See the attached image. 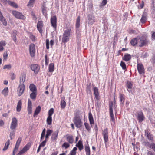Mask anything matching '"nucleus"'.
<instances>
[{
  "instance_id": "obj_1",
  "label": "nucleus",
  "mask_w": 155,
  "mask_h": 155,
  "mask_svg": "<svg viewBox=\"0 0 155 155\" xmlns=\"http://www.w3.org/2000/svg\"><path fill=\"white\" fill-rule=\"evenodd\" d=\"M72 30L70 28H65L62 38V42L65 44L70 40V37L72 33Z\"/></svg>"
},
{
  "instance_id": "obj_2",
  "label": "nucleus",
  "mask_w": 155,
  "mask_h": 155,
  "mask_svg": "<svg viewBox=\"0 0 155 155\" xmlns=\"http://www.w3.org/2000/svg\"><path fill=\"white\" fill-rule=\"evenodd\" d=\"M138 45L140 47L146 46L148 43V41L147 37L143 36L138 37Z\"/></svg>"
},
{
  "instance_id": "obj_3",
  "label": "nucleus",
  "mask_w": 155,
  "mask_h": 155,
  "mask_svg": "<svg viewBox=\"0 0 155 155\" xmlns=\"http://www.w3.org/2000/svg\"><path fill=\"white\" fill-rule=\"evenodd\" d=\"M12 13L13 15L17 18L24 19L25 18V17L24 15L16 11H13Z\"/></svg>"
},
{
  "instance_id": "obj_4",
  "label": "nucleus",
  "mask_w": 155,
  "mask_h": 155,
  "mask_svg": "<svg viewBox=\"0 0 155 155\" xmlns=\"http://www.w3.org/2000/svg\"><path fill=\"white\" fill-rule=\"evenodd\" d=\"M31 144V143H28L26 146H25L16 155H23L27 150H29Z\"/></svg>"
},
{
  "instance_id": "obj_5",
  "label": "nucleus",
  "mask_w": 155,
  "mask_h": 155,
  "mask_svg": "<svg viewBox=\"0 0 155 155\" xmlns=\"http://www.w3.org/2000/svg\"><path fill=\"white\" fill-rule=\"evenodd\" d=\"M29 51L31 56L34 57L35 52V47L34 44H31L29 46Z\"/></svg>"
},
{
  "instance_id": "obj_6",
  "label": "nucleus",
  "mask_w": 155,
  "mask_h": 155,
  "mask_svg": "<svg viewBox=\"0 0 155 155\" xmlns=\"http://www.w3.org/2000/svg\"><path fill=\"white\" fill-rule=\"evenodd\" d=\"M25 87L24 84L20 85L18 88L17 93L18 96L21 95L24 92L25 90Z\"/></svg>"
},
{
  "instance_id": "obj_7",
  "label": "nucleus",
  "mask_w": 155,
  "mask_h": 155,
  "mask_svg": "<svg viewBox=\"0 0 155 155\" xmlns=\"http://www.w3.org/2000/svg\"><path fill=\"white\" fill-rule=\"evenodd\" d=\"M44 24L42 21H38L37 25V28L39 32L42 33L43 32V29L44 28Z\"/></svg>"
},
{
  "instance_id": "obj_8",
  "label": "nucleus",
  "mask_w": 155,
  "mask_h": 155,
  "mask_svg": "<svg viewBox=\"0 0 155 155\" xmlns=\"http://www.w3.org/2000/svg\"><path fill=\"white\" fill-rule=\"evenodd\" d=\"M30 68L35 74H38L40 70V67L37 64H31Z\"/></svg>"
},
{
  "instance_id": "obj_9",
  "label": "nucleus",
  "mask_w": 155,
  "mask_h": 155,
  "mask_svg": "<svg viewBox=\"0 0 155 155\" xmlns=\"http://www.w3.org/2000/svg\"><path fill=\"white\" fill-rule=\"evenodd\" d=\"M104 140L105 143H106L108 141V130L107 128H106L102 131Z\"/></svg>"
},
{
  "instance_id": "obj_10",
  "label": "nucleus",
  "mask_w": 155,
  "mask_h": 155,
  "mask_svg": "<svg viewBox=\"0 0 155 155\" xmlns=\"http://www.w3.org/2000/svg\"><path fill=\"white\" fill-rule=\"evenodd\" d=\"M17 120L15 117L12 119V121L10 126V128L12 130L15 129L17 126Z\"/></svg>"
},
{
  "instance_id": "obj_11",
  "label": "nucleus",
  "mask_w": 155,
  "mask_h": 155,
  "mask_svg": "<svg viewBox=\"0 0 155 155\" xmlns=\"http://www.w3.org/2000/svg\"><path fill=\"white\" fill-rule=\"evenodd\" d=\"M51 21L52 26L55 29L57 27V18L55 16H54L51 17Z\"/></svg>"
},
{
  "instance_id": "obj_12",
  "label": "nucleus",
  "mask_w": 155,
  "mask_h": 155,
  "mask_svg": "<svg viewBox=\"0 0 155 155\" xmlns=\"http://www.w3.org/2000/svg\"><path fill=\"white\" fill-rule=\"evenodd\" d=\"M138 71L140 74H143L144 73V69L143 65L141 64H138L137 65Z\"/></svg>"
},
{
  "instance_id": "obj_13",
  "label": "nucleus",
  "mask_w": 155,
  "mask_h": 155,
  "mask_svg": "<svg viewBox=\"0 0 155 155\" xmlns=\"http://www.w3.org/2000/svg\"><path fill=\"white\" fill-rule=\"evenodd\" d=\"M93 89L96 99L97 100H99V92L97 87H93Z\"/></svg>"
},
{
  "instance_id": "obj_14",
  "label": "nucleus",
  "mask_w": 155,
  "mask_h": 155,
  "mask_svg": "<svg viewBox=\"0 0 155 155\" xmlns=\"http://www.w3.org/2000/svg\"><path fill=\"white\" fill-rule=\"evenodd\" d=\"M74 123L76 126L78 127H81L82 124L81 120L78 118H76L75 119Z\"/></svg>"
},
{
  "instance_id": "obj_15",
  "label": "nucleus",
  "mask_w": 155,
  "mask_h": 155,
  "mask_svg": "<svg viewBox=\"0 0 155 155\" xmlns=\"http://www.w3.org/2000/svg\"><path fill=\"white\" fill-rule=\"evenodd\" d=\"M138 120L139 122H141L144 120L145 117L142 112L138 113Z\"/></svg>"
},
{
  "instance_id": "obj_16",
  "label": "nucleus",
  "mask_w": 155,
  "mask_h": 155,
  "mask_svg": "<svg viewBox=\"0 0 155 155\" xmlns=\"http://www.w3.org/2000/svg\"><path fill=\"white\" fill-rule=\"evenodd\" d=\"M32 102L30 99L28 100L27 110L28 112V114H30L31 113L32 110Z\"/></svg>"
},
{
  "instance_id": "obj_17",
  "label": "nucleus",
  "mask_w": 155,
  "mask_h": 155,
  "mask_svg": "<svg viewBox=\"0 0 155 155\" xmlns=\"http://www.w3.org/2000/svg\"><path fill=\"white\" fill-rule=\"evenodd\" d=\"M41 107L40 106H38L37 107L35 111L34 114L33 116L34 117H36L37 116V115L40 112L41 110Z\"/></svg>"
},
{
  "instance_id": "obj_18",
  "label": "nucleus",
  "mask_w": 155,
  "mask_h": 155,
  "mask_svg": "<svg viewBox=\"0 0 155 155\" xmlns=\"http://www.w3.org/2000/svg\"><path fill=\"white\" fill-rule=\"evenodd\" d=\"M66 138L67 140L68 141L69 143L72 144L73 143L74 139L72 136L67 135L66 136Z\"/></svg>"
},
{
  "instance_id": "obj_19",
  "label": "nucleus",
  "mask_w": 155,
  "mask_h": 155,
  "mask_svg": "<svg viewBox=\"0 0 155 155\" xmlns=\"http://www.w3.org/2000/svg\"><path fill=\"white\" fill-rule=\"evenodd\" d=\"M138 39L137 37L136 38L132 39L130 41V43L132 45L134 46L137 44H138Z\"/></svg>"
},
{
  "instance_id": "obj_20",
  "label": "nucleus",
  "mask_w": 155,
  "mask_h": 155,
  "mask_svg": "<svg viewBox=\"0 0 155 155\" xmlns=\"http://www.w3.org/2000/svg\"><path fill=\"white\" fill-rule=\"evenodd\" d=\"M88 119L90 121V124L92 125L94 124V118L91 112H90L88 114Z\"/></svg>"
},
{
  "instance_id": "obj_21",
  "label": "nucleus",
  "mask_w": 155,
  "mask_h": 155,
  "mask_svg": "<svg viewBox=\"0 0 155 155\" xmlns=\"http://www.w3.org/2000/svg\"><path fill=\"white\" fill-rule=\"evenodd\" d=\"M109 111L110 113V115L111 118V120L114 121V115L113 113V110L112 108V106L111 105H110L109 107Z\"/></svg>"
},
{
  "instance_id": "obj_22",
  "label": "nucleus",
  "mask_w": 155,
  "mask_h": 155,
  "mask_svg": "<svg viewBox=\"0 0 155 155\" xmlns=\"http://www.w3.org/2000/svg\"><path fill=\"white\" fill-rule=\"evenodd\" d=\"M65 98L64 97L62 98L60 103L61 107V108L64 109L65 108L66 106V102L65 101Z\"/></svg>"
},
{
  "instance_id": "obj_23",
  "label": "nucleus",
  "mask_w": 155,
  "mask_h": 155,
  "mask_svg": "<svg viewBox=\"0 0 155 155\" xmlns=\"http://www.w3.org/2000/svg\"><path fill=\"white\" fill-rule=\"evenodd\" d=\"M127 89L129 92L131 91L133 86L132 83L130 81H127Z\"/></svg>"
},
{
  "instance_id": "obj_24",
  "label": "nucleus",
  "mask_w": 155,
  "mask_h": 155,
  "mask_svg": "<svg viewBox=\"0 0 155 155\" xmlns=\"http://www.w3.org/2000/svg\"><path fill=\"white\" fill-rule=\"evenodd\" d=\"M131 58V56L128 54H126L124 55V56L123 57V59L125 61H127L130 60Z\"/></svg>"
},
{
  "instance_id": "obj_25",
  "label": "nucleus",
  "mask_w": 155,
  "mask_h": 155,
  "mask_svg": "<svg viewBox=\"0 0 155 155\" xmlns=\"http://www.w3.org/2000/svg\"><path fill=\"white\" fill-rule=\"evenodd\" d=\"M76 146L78 148L80 151H81L83 149L82 142L81 140H79L78 141V142L76 144Z\"/></svg>"
},
{
  "instance_id": "obj_26",
  "label": "nucleus",
  "mask_w": 155,
  "mask_h": 155,
  "mask_svg": "<svg viewBox=\"0 0 155 155\" xmlns=\"http://www.w3.org/2000/svg\"><path fill=\"white\" fill-rule=\"evenodd\" d=\"M54 70V64L53 63H50L48 67V71L50 72H53Z\"/></svg>"
},
{
  "instance_id": "obj_27",
  "label": "nucleus",
  "mask_w": 155,
  "mask_h": 155,
  "mask_svg": "<svg viewBox=\"0 0 155 155\" xmlns=\"http://www.w3.org/2000/svg\"><path fill=\"white\" fill-rule=\"evenodd\" d=\"M6 43L4 41H2L0 42V51H2L3 49V46L6 45Z\"/></svg>"
},
{
  "instance_id": "obj_28",
  "label": "nucleus",
  "mask_w": 155,
  "mask_h": 155,
  "mask_svg": "<svg viewBox=\"0 0 155 155\" xmlns=\"http://www.w3.org/2000/svg\"><path fill=\"white\" fill-rule=\"evenodd\" d=\"M21 105H22V102L21 100H20L17 104V111L19 112L20 111L21 108Z\"/></svg>"
},
{
  "instance_id": "obj_29",
  "label": "nucleus",
  "mask_w": 155,
  "mask_h": 155,
  "mask_svg": "<svg viewBox=\"0 0 155 155\" xmlns=\"http://www.w3.org/2000/svg\"><path fill=\"white\" fill-rule=\"evenodd\" d=\"M53 132V130H51L48 129L46 131V134L45 136V139H47L48 138L51 134H52Z\"/></svg>"
},
{
  "instance_id": "obj_30",
  "label": "nucleus",
  "mask_w": 155,
  "mask_h": 155,
  "mask_svg": "<svg viewBox=\"0 0 155 155\" xmlns=\"http://www.w3.org/2000/svg\"><path fill=\"white\" fill-rule=\"evenodd\" d=\"M58 131L57 130L56 132L52 134L51 136V139L52 140H55L57 137L58 133Z\"/></svg>"
},
{
  "instance_id": "obj_31",
  "label": "nucleus",
  "mask_w": 155,
  "mask_h": 155,
  "mask_svg": "<svg viewBox=\"0 0 155 155\" xmlns=\"http://www.w3.org/2000/svg\"><path fill=\"white\" fill-rule=\"evenodd\" d=\"M85 150L86 152V155H90V148L88 145H86L85 147Z\"/></svg>"
},
{
  "instance_id": "obj_32",
  "label": "nucleus",
  "mask_w": 155,
  "mask_h": 155,
  "mask_svg": "<svg viewBox=\"0 0 155 155\" xmlns=\"http://www.w3.org/2000/svg\"><path fill=\"white\" fill-rule=\"evenodd\" d=\"M8 88L6 87L2 91V93L4 96H6L8 95Z\"/></svg>"
},
{
  "instance_id": "obj_33",
  "label": "nucleus",
  "mask_w": 155,
  "mask_h": 155,
  "mask_svg": "<svg viewBox=\"0 0 155 155\" xmlns=\"http://www.w3.org/2000/svg\"><path fill=\"white\" fill-rule=\"evenodd\" d=\"M80 17L79 16L76 19L75 26L77 28H78L80 26Z\"/></svg>"
},
{
  "instance_id": "obj_34",
  "label": "nucleus",
  "mask_w": 155,
  "mask_h": 155,
  "mask_svg": "<svg viewBox=\"0 0 155 155\" xmlns=\"http://www.w3.org/2000/svg\"><path fill=\"white\" fill-rule=\"evenodd\" d=\"M10 144V141L9 140H8L5 143V146L4 148L3 149V150L5 151L7 150L8 147V146Z\"/></svg>"
},
{
  "instance_id": "obj_35",
  "label": "nucleus",
  "mask_w": 155,
  "mask_h": 155,
  "mask_svg": "<svg viewBox=\"0 0 155 155\" xmlns=\"http://www.w3.org/2000/svg\"><path fill=\"white\" fill-rule=\"evenodd\" d=\"M30 90L33 92L36 91V88L35 86L33 84H31L29 86Z\"/></svg>"
},
{
  "instance_id": "obj_36",
  "label": "nucleus",
  "mask_w": 155,
  "mask_h": 155,
  "mask_svg": "<svg viewBox=\"0 0 155 155\" xmlns=\"http://www.w3.org/2000/svg\"><path fill=\"white\" fill-rule=\"evenodd\" d=\"M25 74H22L20 77V83H23L25 81Z\"/></svg>"
},
{
  "instance_id": "obj_37",
  "label": "nucleus",
  "mask_w": 155,
  "mask_h": 155,
  "mask_svg": "<svg viewBox=\"0 0 155 155\" xmlns=\"http://www.w3.org/2000/svg\"><path fill=\"white\" fill-rule=\"evenodd\" d=\"M8 4L15 8H17L18 7V5L17 4L14 2L9 1L8 2Z\"/></svg>"
},
{
  "instance_id": "obj_38",
  "label": "nucleus",
  "mask_w": 155,
  "mask_h": 155,
  "mask_svg": "<svg viewBox=\"0 0 155 155\" xmlns=\"http://www.w3.org/2000/svg\"><path fill=\"white\" fill-rule=\"evenodd\" d=\"M35 2V0H29L27 6L29 8H31L33 7V5Z\"/></svg>"
},
{
  "instance_id": "obj_39",
  "label": "nucleus",
  "mask_w": 155,
  "mask_h": 155,
  "mask_svg": "<svg viewBox=\"0 0 155 155\" xmlns=\"http://www.w3.org/2000/svg\"><path fill=\"white\" fill-rule=\"evenodd\" d=\"M46 121L48 124L49 125H51V124L52 122V117L48 116Z\"/></svg>"
},
{
  "instance_id": "obj_40",
  "label": "nucleus",
  "mask_w": 155,
  "mask_h": 155,
  "mask_svg": "<svg viewBox=\"0 0 155 155\" xmlns=\"http://www.w3.org/2000/svg\"><path fill=\"white\" fill-rule=\"evenodd\" d=\"M70 145L69 143L65 142L62 145V147L64 148L65 149L69 148Z\"/></svg>"
},
{
  "instance_id": "obj_41",
  "label": "nucleus",
  "mask_w": 155,
  "mask_h": 155,
  "mask_svg": "<svg viewBox=\"0 0 155 155\" xmlns=\"http://www.w3.org/2000/svg\"><path fill=\"white\" fill-rule=\"evenodd\" d=\"M120 66L121 67L123 70H125V71L127 70L126 65L124 62L121 61L120 63Z\"/></svg>"
},
{
  "instance_id": "obj_42",
  "label": "nucleus",
  "mask_w": 155,
  "mask_h": 155,
  "mask_svg": "<svg viewBox=\"0 0 155 155\" xmlns=\"http://www.w3.org/2000/svg\"><path fill=\"white\" fill-rule=\"evenodd\" d=\"M77 148L74 147L73 150L71 151L70 155H75L76 153V150H77Z\"/></svg>"
},
{
  "instance_id": "obj_43",
  "label": "nucleus",
  "mask_w": 155,
  "mask_h": 155,
  "mask_svg": "<svg viewBox=\"0 0 155 155\" xmlns=\"http://www.w3.org/2000/svg\"><path fill=\"white\" fill-rule=\"evenodd\" d=\"M145 134L148 138H149V136H150V140H152L153 139V137H152V135L150 133H149L147 130H145Z\"/></svg>"
},
{
  "instance_id": "obj_44",
  "label": "nucleus",
  "mask_w": 155,
  "mask_h": 155,
  "mask_svg": "<svg viewBox=\"0 0 155 155\" xmlns=\"http://www.w3.org/2000/svg\"><path fill=\"white\" fill-rule=\"evenodd\" d=\"M36 96V93L34 92L32 93L30 95V98L32 99H35Z\"/></svg>"
},
{
  "instance_id": "obj_45",
  "label": "nucleus",
  "mask_w": 155,
  "mask_h": 155,
  "mask_svg": "<svg viewBox=\"0 0 155 155\" xmlns=\"http://www.w3.org/2000/svg\"><path fill=\"white\" fill-rule=\"evenodd\" d=\"M84 125L86 129L88 132H89L91 130V128L88 123H84Z\"/></svg>"
},
{
  "instance_id": "obj_46",
  "label": "nucleus",
  "mask_w": 155,
  "mask_h": 155,
  "mask_svg": "<svg viewBox=\"0 0 155 155\" xmlns=\"http://www.w3.org/2000/svg\"><path fill=\"white\" fill-rule=\"evenodd\" d=\"M147 20V18L146 16L143 15L141 18L140 20V21L143 23H144Z\"/></svg>"
},
{
  "instance_id": "obj_47",
  "label": "nucleus",
  "mask_w": 155,
  "mask_h": 155,
  "mask_svg": "<svg viewBox=\"0 0 155 155\" xmlns=\"http://www.w3.org/2000/svg\"><path fill=\"white\" fill-rule=\"evenodd\" d=\"M46 132V130L45 128H44L41 133V140H42L44 137L45 136V133Z\"/></svg>"
},
{
  "instance_id": "obj_48",
  "label": "nucleus",
  "mask_w": 155,
  "mask_h": 155,
  "mask_svg": "<svg viewBox=\"0 0 155 155\" xmlns=\"http://www.w3.org/2000/svg\"><path fill=\"white\" fill-rule=\"evenodd\" d=\"M54 109L53 108H51L48 111V116L49 117H52V115L54 113Z\"/></svg>"
},
{
  "instance_id": "obj_49",
  "label": "nucleus",
  "mask_w": 155,
  "mask_h": 155,
  "mask_svg": "<svg viewBox=\"0 0 155 155\" xmlns=\"http://www.w3.org/2000/svg\"><path fill=\"white\" fill-rule=\"evenodd\" d=\"M18 148L19 147L15 145V147L14 148V149L13 151V155H15V153L18 151Z\"/></svg>"
},
{
  "instance_id": "obj_50",
  "label": "nucleus",
  "mask_w": 155,
  "mask_h": 155,
  "mask_svg": "<svg viewBox=\"0 0 155 155\" xmlns=\"http://www.w3.org/2000/svg\"><path fill=\"white\" fill-rule=\"evenodd\" d=\"M21 140L22 138L21 137L19 138L17 141L15 146L19 147L20 143H21Z\"/></svg>"
},
{
  "instance_id": "obj_51",
  "label": "nucleus",
  "mask_w": 155,
  "mask_h": 155,
  "mask_svg": "<svg viewBox=\"0 0 155 155\" xmlns=\"http://www.w3.org/2000/svg\"><path fill=\"white\" fill-rule=\"evenodd\" d=\"M150 147L155 152V144L153 143L149 145Z\"/></svg>"
},
{
  "instance_id": "obj_52",
  "label": "nucleus",
  "mask_w": 155,
  "mask_h": 155,
  "mask_svg": "<svg viewBox=\"0 0 155 155\" xmlns=\"http://www.w3.org/2000/svg\"><path fill=\"white\" fill-rule=\"evenodd\" d=\"M8 55V52L7 51L5 52L3 54V58L4 59L6 60Z\"/></svg>"
},
{
  "instance_id": "obj_53",
  "label": "nucleus",
  "mask_w": 155,
  "mask_h": 155,
  "mask_svg": "<svg viewBox=\"0 0 155 155\" xmlns=\"http://www.w3.org/2000/svg\"><path fill=\"white\" fill-rule=\"evenodd\" d=\"M42 12L43 14L45 16H46L47 15L46 10L45 9V7L43 6V8L42 9Z\"/></svg>"
},
{
  "instance_id": "obj_54",
  "label": "nucleus",
  "mask_w": 155,
  "mask_h": 155,
  "mask_svg": "<svg viewBox=\"0 0 155 155\" xmlns=\"http://www.w3.org/2000/svg\"><path fill=\"white\" fill-rule=\"evenodd\" d=\"M45 65H47L49 63V58H48L47 55H46L45 56Z\"/></svg>"
},
{
  "instance_id": "obj_55",
  "label": "nucleus",
  "mask_w": 155,
  "mask_h": 155,
  "mask_svg": "<svg viewBox=\"0 0 155 155\" xmlns=\"http://www.w3.org/2000/svg\"><path fill=\"white\" fill-rule=\"evenodd\" d=\"M120 100L121 102L123 101V102H124V101L125 100V98L124 97V95L122 94H120Z\"/></svg>"
},
{
  "instance_id": "obj_56",
  "label": "nucleus",
  "mask_w": 155,
  "mask_h": 155,
  "mask_svg": "<svg viewBox=\"0 0 155 155\" xmlns=\"http://www.w3.org/2000/svg\"><path fill=\"white\" fill-rule=\"evenodd\" d=\"M46 141H47V139H45L44 141H43L39 145V146H40V147H44L46 144Z\"/></svg>"
},
{
  "instance_id": "obj_57",
  "label": "nucleus",
  "mask_w": 155,
  "mask_h": 155,
  "mask_svg": "<svg viewBox=\"0 0 155 155\" xmlns=\"http://www.w3.org/2000/svg\"><path fill=\"white\" fill-rule=\"evenodd\" d=\"M11 68V66L10 64L5 65L3 67L4 69H10Z\"/></svg>"
},
{
  "instance_id": "obj_58",
  "label": "nucleus",
  "mask_w": 155,
  "mask_h": 155,
  "mask_svg": "<svg viewBox=\"0 0 155 155\" xmlns=\"http://www.w3.org/2000/svg\"><path fill=\"white\" fill-rule=\"evenodd\" d=\"M10 76L11 77V79L13 80L15 78V76L14 73H12L10 74Z\"/></svg>"
},
{
  "instance_id": "obj_59",
  "label": "nucleus",
  "mask_w": 155,
  "mask_h": 155,
  "mask_svg": "<svg viewBox=\"0 0 155 155\" xmlns=\"http://www.w3.org/2000/svg\"><path fill=\"white\" fill-rule=\"evenodd\" d=\"M46 47L47 49L49 48V41L48 39H47L46 41Z\"/></svg>"
},
{
  "instance_id": "obj_60",
  "label": "nucleus",
  "mask_w": 155,
  "mask_h": 155,
  "mask_svg": "<svg viewBox=\"0 0 155 155\" xmlns=\"http://www.w3.org/2000/svg\"><path fill=\"white\" fill-rule=\"evenodd\" d=\"M30 38L32 40V41H34L35 39V36L32 35H30Z\"/></svg>"
},
{
  "instance_id": "obj_61",
  "label": "nucleus",
  "mask_w": 155,
  "mask_h": 155,
  "mask_svg": "<svg viewBox=\"0 0 155 155\" xmlns=\"http://www.w3.org/2000/svg\"><path fill=\"white\" fill-rule=\"evenodd\" d=\"M15 133V132L10 133V137L11 139H12L13 137H14V135Z\"/></svg>"
},
{
  "instance_id": "obj_62",
  "label": "nucleus",
  "mask_w": 155,
  "mask_h": 155,
  "mask_svg": "<svg viewBox=\"0 0 155 155\" xmlns=\"http://www.w3.org/2000/svg\"><path fill=\"white\" fill-rule=\"evenodd\" d=\"M107 3V0H103L101 3V5L105 6Z\"/></svg>"
},
{
  "instance_id": "obj_63",
  "label": "nucleus",
  "mask_w": 155,
  "mask_h": 155,
  "mask_svg": "<svg viewBox=\"0 0 155 155\" xmlns=\"http://www.w3.org/2000/svg\"><path fill=\"white\" fill-rule=\"evenodd\" d=\"M147 155H155V154L153 153L150 151H148L147 153Z\"/></svg>"
},
{
  "instance_id": "obj_64",
  "label": "nucleus",
  "mask_w": 155,
  "mask_h": 155,
  "mask_svg": "<svg viewBox=\"0 0 155 155\" xmlns=\"http://www.w3.org/2000/svg\"><path fill=\"white\" fill-rule=\"evenodd\" d=\"M152 38L153 39H155V32L152 34Z\"/></svg>"
}]
</instances>
